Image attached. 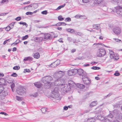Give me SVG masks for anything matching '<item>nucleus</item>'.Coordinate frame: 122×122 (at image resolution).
<instances>
[{
    "label": "nucleus",
    "mask_w": 122,
    "mask_h": 122,
    "mask_svg": "<svg viewBox=\"0 0 122 122\" xmlns=\"http://www.w3.org/2000/svg\"><path fill=\"white\" fill-rule=\"evenodd\" d=\"M55 85L59 86V88L61 89V91L64 93L70 90L71 89V87L72 86V84L71 83H69L68 84L64 82L62 83V82L61 83L59 82L57 84H55Z\"/></svg>",
    "instance_id": "f257e3e1"
},
{
    "label": "nucleus",
    "mask_w": 122,
    "mask_h": 122,
    "mask_svg": "<svg viewBox=\"0 0 122 122\" xmlns=\"http://www.w3.org/2000/svg\"><path fill=\"white\" fill-rule=\"evenodd\" d=\"M56 86L54 87L51 90V97L56 100H60L61 98L60 97L59 93V86L56 85Z\"/></svg>",
    "instance_id": "f03ea898"
},
{
    "label": "nucleus",
    "mask_w": 122,
    "mask_h": 122,
    "mask_svg": "<svg viewBox=\"0 0 122 122\" xmlns=\"http://www.w3.org/2000/svg\"><path fill=\"white\" fill-rule=\"evenodd\" d=\"M65 74L64 71H57L53 75V77L56 79L55 82L56 83H59V82L63 81V80L61 79L63 76Z\"/></svg>",
    "instance_id": "7ed1b4c3"
},
{
    "label": "nucleus",
    "mask_w": 122,
    "mask_h": 122,
    "mask_svg": "<svg viewBox=\"0 0 122 122\" xmlns=\"http://www.w3.org/2000/svg\"><path fill=\"white\" fill-rule=\"evenodd\" d=\"M106 54V51L105 50L103 49H99L97 54V55L98 56L101 57L104 56Z\"/></svg>",
    "instance_id": "20e7f679"
},
{
    "label": "nucleus",
    "mask_w": 122,
    "mask_h": 122,
    "mask_svg": "<svg viewBox=\"0 0 122 122\" xmlns=\"http://www.w3.org/2000/svg\"><path fill=\"white\" fill-rule=\"evenodd\" d=\"M115 11L118 15L122 17V10L121 9L122 7L120 6H118L115 7Z\"/></svg>",
    "instance_id": "39448f33"
},
{
    "label": "nucleus",
    "mask_w": 122,
    "mask_h": 122,
    "mask_svg": "<svg viewBox=\"0 0 122 122\" xmlns=\"http://www.w3.org/2000/svg\"><path fill=\"white\" fill-rule=\"evenodd\" d=\"M53 80V78L50 76H46L42 78L41 81L43 83H45L46 82L48 81H51Z\"/></svg>",
    "instance_id": "423d86ee"
},
{
    "label": "nucleus",
    "mask_w": 122,
    "mask_h": 122,
    "mask_svg": "<svg viewBox=\"0 0 122 122\" xmlns=\"http://www.w3.org/2000/svg\"><path fill=\"white\" fill-rule=\"evenodd\" d=\"M44 83H45V87L46 88H49L54 85H55V84H57L55 82L54 83H52L47 81Z\"/></svg>",
    "instance_id": "0eeeda50"
},
{
    "label": "nucleus",
    "mask_w": 122,
    "mask_h": 122,
    "mask_svg": "<svg viewBox=\"0 0 122 122\" xmlns=\"http://www.w3.org/2000/svg\"><path fill=\"white\" fill-rule=\"evenodd\" d=\"M94 3L95 4H101L103 6H105L106 5V3L103 2L102 0H94Z\"/></svg>",
    "instance_id": "6e6552de"
},
{
    "label": "nucleus",
    "mask_w": 122,
    "mask_h": 122,
    "mask_svg": "<svg viewBox=\"0 0 122 122\" xmlns=\"http://www.w3.org/2000/svg\"><path fill=\"white\" fill-rule=\"evenodd\" d=\"M19 88H20L19 89V90L17 91V93L19 95H22L25 93V89L22 86H20Z\"/></svg>",
    "instance_id": "1a4fd4ad"
},
{
    "label": "nucleus",
    "mask_w": 122,
    "mask_h": 122,
    "mask_svg": "<svg viewBox=\"0 0 122 122\" xmlns=\"http://www.w3.org/2000/svg\"><path fill=\"white\" fill-rule=\"evenodd\" d=\"M76 70V71L77 73L80 76H84L86 74V73L84 72L81 69H79Z\"/></svg>",
    "instance_id": "9d476101"
},
{
    "label": "nucleus",
    "mask_w": 122,
    "mask_h": 122,
    "mask_svg": "<svg viewBox=\"0 0 122 122\" xmlns=\"http://www.w3.org/2000/svg\"><path fill=\"white\" fill-rule=\"evenodd\" d=\"M114 32L116 35L119 34L121 32L120 28L118 27H116L114 28L113 29Z\"/></svg>",
    "instance_id": "9b49d317"
},
{
    "label": "nucleus",
    "mask_w": 122,
    "mask_h": 122,
    "mask_svg": "<svg viewBox=\"0 0 122 122\" xmlns=\"http://www.w3.org/2000/svg\"><path fill=\"white\" fill-rule=\"evenodd\" d=\"M52 38V36L49 34L46 33L44 34V38L45 39L47 40L50 39Z\"/></svg>",
    "instance_id": "f8f14e48"
},
{
    "label": "nucleus",
    "mask_w": 122,
    "mask_h": 122,
    "mask_svg": "<svg viewBox=\"0 0 122 122\" xmlns=\"http://www.w3.org/2000/svg\"><path fill=\"white\" fill-rule=\"evenodd\" d=\"M75 73V71L73 70H71L68 71V75L69 76H71L74 75Z\"/></svg>",
    "instance_id": "ddd939ff"
},
{
    "label": "nucleus",
    "mask_w": 122,
    "mask_h": 122,
    "mask_svg": "<svg viewBox=\"0 0 122 122\" xmlns=\"http://www.w3.org/2000/svg\"><path fill=\"white\" fill-rule=\"evenodd\" d=\"M35 86L38 88H40L41 87L42 84L40 82H37L34 83Z\"/></svg>",
    "instance_id": "4468645a"
},
{
    "label": "nucleus",
    "mask_w": 122,
    "mask_h": 122,
    "mask_svg": "<svg viewBox=\"0 0 122 122\" xmlns=\"http://www.w3.org/2000/svg\"><path fill=\"white\" fill-rule=\"evenodd\" d=\"M6 84V83L5 79L3 78L0 79V85H5Z\"/></svg>",
    "instance_id": "2eb2a0df"
},
{
    "label": "nucleus",
    "mask_w": 122,
    "mask_h": 122,
    "mask_svg": "<svg viewBox=\"0 0 122 122\" xmlns=\"http://www.w3.org/2000/svg\"><path fill=\"white\" fill-rule=\"evenodd\" d=\"M109 54L110 57L113 59L115 56L114 52L111 50H109Z\"/></svg>",
    "instance_id": "dca6fc26"
},
{
    "label": "nucleus",
    "mask_w": 122,
    "mask_h": 122,
    "mask_svg": "<svg viewBox=\"0 0 122 122\" xmlns=\"http://www.w3.org/2000/svg\"><path fill=\"white\" fill-rule=\"evenodd\" d=\"M93 29H100V27L99 24H94L92 25Z\"/></svg>",
    "instance_id": "f3484780"
},
{
    "label": "nucleus",
    "mask_w": 122,
    "mask_h": 122,
    "mask_svg": "<svg viewBox=\"0 0 122 122\" xmlns=\"http://www.w3.org/2000/svg\"><path fill=\"white\" fill-rule=\"evenodd\" d=\"M89 79V78L88 77V76L86 74L84 76H82V79L84 83L86 81Z\"/></svg>",
    "instance_id": "a211bd4d"
},
{
    "label": "nucleus",
    "mask_w": 122,
    "mask_h": 122,
    "mask_svg": "<svg viewBox=\"0 0 122 122\" xmlns=\"http://www.w3.org/2000/svg\"><path fill=\"white\" fill-rule=\"evenodd\" d=\"M33 58L32 57L28 56L25 57L24 59V61H32Z\"/></svg>",
    "instance_id": "6ab92c4d"
},
{
    "label": "nucleus",
    "mask_w": 122,
    "mask_h": 122,
    "mask_svg": "<svg viewBox=\"0 0 122 122\" xmlns=\"http://www.w3.org/2000/svg\"><path fill=\"white\" fill-rule=\"evenodd\" d=\"M105 117H102L101 115H98L97 117V119L101 120H102V121L105 118Z\"/></svg>",
    "instance_id": "aec40b11"
},
{
    "label": "nucleus",
    "mask_w": 122,
    "mask_h": 122,
    "mask_svg": "<svg viewBox=\"0 0 122 122\" xmlns=\"http://www.w3.org/2000/svg\"><path fill=\"white\" fill-rule=\"evenodd\" d=\"M33 56L35 58L38 59L40 57V55L39 53L37 52Z\"/></svg>",
    "instance_id": "412c9836"
},
{
    "label": "nucleus",
    "mask_w": 122,
    "mask_h": 122,
    "mask_svg": "<svg viewBox=\"0 0 122 122\" xmlns=\"http://www.w3.org/2000/svg\"><path fill=\"white\" fill-rule=\"evenodd\" d=\"M97 104V101H94L92 102L90 104V107H93L96 106Z\"/></svg>",
    "instance_id": "4be33fe9"
},
{
    "label": "nucleus",
    "mask_w": 122,
    "mask_h": 122,
    "mask_svg": "<svg viewBox=\"0 0 122 122\" xmlns=\"http://www.w3.org/2000/svg\"><path fill=\"white\" fill-rule=\"evenodd\" d=\"M95 120L94 118H89L87 120V122H95Z\"/></svg>",
    "instance_id": "5701e85b"
},
{
    "label": "nucleus",
    "mask_w": 122,
    "mask_h": 122,
    "mask_svg": "<svg viewBox=\"0 0 122 122\" xmlns=\"http://www.w3.org/2000/svg\"><path fill=\"white\" fill-rule=\"evenodd\" d=\"M77 86L78 88L81 89H83L85 87L84 86L81 84H77Z\"/></svg>",
    "instance_id": "b1692460"
},
{
    "label": "nucleus",
    "mask_w": 122,
    "mask_h": 122,
    "mask_svg": "<svg viewBox=\"0 0 122 122\" xmlns=\"http://www.w3.org/2000/svg\"><path fill=\"white\" fill-rule=\"evenodd\" d=\"M96 111H95V113H98L101 112L102 111V109L100 108H97L96 109Z\"/></svg>",
    "instance_id": "393cba45"
},
{
    "label": "nucleus",
    "mask_w": 122,
    "mask_h": 122,
    "mask_svg": "<svg viewBox=\"0 0 122 122\" xmlns=\"http://www.w3.org/2000/svg\"><path fill=\"white\" fill-rule=\"evenodd\" d=\"M32 7V6L31 5H29L28 6H27L25 7H24V9L25 10H29L30 9V8H31Z\"/></svg>",
    "instance_id": "a878e982"
},
{
    "label": "nucleus",
    "mask_w": 122,
    "mask_h": 122,
    "mask_svg": "<svg viewBox=\"0 0 122 122\" xmlns=\"http://www.w3.org/2000/svg\"><path fill=\"white\" fill-rule=\"evenodd\" d=\"M36 40L39 41V42H41L43 39L42 37H36L35 38Z\"/></svg>",
    "instance_id": "bb28decb"
},
{
    "label": "nucleus",
    "mask_w": 122,
    "mask_h": 122,
    "mask_svg": "<svg viewBox=\"0 0 122 122\" xmlns=\"http://www.w3.org/2000/svg\"><path fill=\"white\" fill-rule=\"evenodd\" d=\"M47 109L45 107H43L41 108V111L43 113H45L46 112Z\"/></svg>",
    "instance_id": "cd10ccee"
},
{
    "label": "nucleus",
    "mask_w": 122,
    "mask_h": 122,
    "mask_svg": "<svg viewBox=\"0 0 122 122\" xmlns=\"http://www.w3.org/2000/svg\"><path fill=\"white\" fill-rule=\"evenodd\" d=\"M86 85H89L91 83V81L89 79L86 81L84 83Z\"/></svg>",
    "instance_id": "c85d7f7f"
},
{
    "label": "nucleus",
    "mask_w": 122,
    "mask_h": 122,
    "mask_svg": "<svg viewBox=\"0 0 122 122\" xmlns=\"http://www.w3.org/2000/svg\"><path fill=\"white\" fill-rule=\"evenodd\" d=\"M8 95V92L7 91H4L3 92V93H1V95H2L4 97H5Z\"/></svg>",
    "instance_id": "c756f323"
},
{
    "label": "nucleus",
    "mask_w": 122,
    "mask_h": 122,
    "mask_svg": "<svg viewBox=\"0 0 122 122\" xmlns=\"http://www.w3.org/2000/svg\"><path fill=\"white\" fill-rule=\"evenodd\" d=\"M55 64L57 66L58 65H59L60 64V61L59 60H57L55 62Z\"/></svg>",
    "instance_id": "7c9ffc66"
},
{
    "label": "nucleus",
    "mask_w": 122,
    "mask_h": 122,
    "mask_svg": "<svg viewBox=\"0 0 122 122\" xmlns=\"http://www.w3.org/2000/svg\"><path fill=\"white\" fill-rule=\"evenodd\" d=\"M20 24L22 25H25L26 27H27L28 26L27 24L25 22L21 21L19 23Z\"/></svg>",
    "instance_id": "2f4dec72"
},
{
    "label": "nucleus",
    "mask_w": 122,
    "mask_h": 122,
    "mask_svg": "<svg viewBox=\"0 0 122 122\" xmlns=\"http://www.w3.org/2000/svg\"><path fill=\"white\" fill-rule=\"evenodd\" d=\"M102 122H111L107 118H105V119L102 121Z\"/></svg>",
    "instance_id": "473e14b6"
},
{
    "label": "nucleus",
    "mask_w": 122,
    "mask_h": 122,
    "mask_svg": "<svg viewBox=\"0 0 122 122\" xmlns=\"http://www.w3.org/2000/svg\"><path fill=\"white\" fill-rule=\"evenodd\" d=\"M11 88L12 92H14L13 89L15 86V84L14 83H12L10 85Z\"/></svg>",
    "instance_id": "72a5a7b5"
},
{
    "label": "nucleus",
    "mask_w": 122,
    "mask_h": 122,
    "mask_svg": "<svg viewBox=\"0 0 122 122\" xmlns=\"http://www.w3.org/2000/svg\"><path fill=\"white\" fill-rule=\"evenodd\" d=\"M66 30L67 31L71 33H72L75 31L74 30L70 29H66Z\"/></svg>",
    "instance_id": "f704fd0d"
},
{
    "label": "nucleus",
    "mask_w": 122,
    "mask_h": 122,
    "mask_svg": "<svg viewBox=\"0 0 122 122\" xmlns=\"http://www.w3.org/2000/svg\"><path fill=\"white\" fill-rule=\"evenodd\" d=\"M65 4H64L62 5H61L60 6H59L56 9V10H58L60 9H61V8L64 7L65 6Z\"/></svg>",
    "instance_id": "c9c22d12"
},
{
    "label": "nucleus",
    "mask_w": 122,
    "mask_h": 122,
    "mask_svg": "<svg viewBox=\"0 0 122 122\" xmlns=\"http://www.w3.org/2000/svg\"><path fill=\"white\" fill-rule=\"evenodd\" d=\"M38 94L37 93H34L32 94H31V96H32L33 97H37L38 96Z\"/></svg>",
    "instance_id": "e433bc0d"
},
{
    "label": "nucleus",
    "mask_w": 122,
    "mask_h": 122,
    "mask_svg": "<svg viewBox=\"0 0 122 122\" xmlns=\"http://www.w3.org/2000/svg\"><path fill=\"white\" fill-rule=\"evenodd\" d=\"M4 28L5 29V30L6 31H9L11 29L10 27L8 25L7 27H6L5 28Z\"/></svg>",
    "instance_id": "4c0bfd02"
},
{
    "label": "nucleus",
    "mask_w": 122,
    "mask_h": 122,
    "mask_svg": "<svg viewBox=\"0 0 122 122\" xmlns=\"http://www.w3.org/2000/svg\"><path fill=\"white\" fill-rule=\"evenodd\" d=\"M61 22H59L56 24L54 25H52L54 26H60L61 25Z\"/></svg>",
    "instance_id": "58836bf2"
},
{
    "label": "nucleus",
    "mask_w": 122,
    "mask_h": 122,
    "mask_svg": "<svg viewBox=\"0 0 122 122\" xmlns=\"http://www.w3.org/2000/svg\"><path fill=\"white\" fill-rule=\"evenodd\" d=\"M15 23H13L9 24L8 25L12 29L13 28L14 26V25Z\"/></svg>",
    "instance_id": "ea45409f"
},
{
    "label": "nucleus",
    "mask_w": 122,
    "mask_h": 122,
    "mask_svg": "<svg viewBox=\"0 0 122 122\" xmlns=\"http://www.w3.org/2000/svg\"><path fill=\"white\" fill-rule=\"evenodd\" d=\"M13 68L14 70H18L20 69V67L19 66H16L14 67Z\"/></svg>",
    "instance_id": "a19ab883"
},
{
    "label": "nucleus",
    "mask_w": 122,
    "mask_h": 122,
    "mask_svg": "<svg viewBox=\"0 0 122 122\" xmlns=\"http://www.w3.org/2000/svg\"><path fill=\"white\" fill-rule=\"evenodd\" d=\"M22 38V40H24L28 38V35H26L25 36H23Z\"/></svg>",
    "instance_id": "79ce46f5"
},
{
    "label": "nucleus",
    "mask_w": 122,
    "mask_h": 122,
    "mask_svg": "<svg viewBox=\"0 0 122 122\" xmlns=\"http://www.w3.org/2000/svg\"><path fill=\"white\" fill-rule=\"evenodd\" d=\"M58 19L59 20H64V18L62 17V16L61 15L59 16L58 17Z\"/></svg>",
    "instance_id": "37998d69"
},
{
    "label": "nucleus",
    "mask_w": 122,
    "mask_h": 122,
    "mask_svg": "<svg viewBox=\"0 0 122 122\" xmlns=\"http://www.w3.org/2000/svg\"><path fill=\"white\" fill-rule=\"evenodd\" d=\"M82 17V16H81V15H80L79 14L76 15L75 16V18L77 19L80 18L81 17Z\"/></svg>",
    "instance_id": "c03bdc74"
},
{
    "label": "nucleus",
    "mask_w": 122,
    "mask_h": 122,
    "mask_svg": "<svg viewBox=\"0 0 122 122\" xmlns=\"http://www.w3.org/2000/svg\"><path fill=\"white\" fill-rule=\"evenodd\" d=\"M65 21H71V19L70 18L68 17L66 18L65 19Z\"/></svg>",
    "instance_id": "a18cd8bd"
},
{
    "label": "nucleus",
    "mask_w": 122,
    "mask_h": 122,
    "mask_svg": "<svg viewBox=\"0 0 122 122\" xmlns=\"http://www.w3.org/2000/svg\"><path fill=\"white\" fill-rule=\"evenodd\" d=\"M4 90L3 87L1 85H0V93L2 92Z\"/></svg>",
    "instance_id": "49530a36"
},
{
    "label": "nucleus",
    "mask_w": 122,
    "mask_h": 122,
    "mask_svg": "<svg viewBox=\"0 0 122 122\" xmlns=\"http://www.w3.org/2000/svg\"><path fill=\"white\" fill-rule=\"evenodd\" d=\"M19 41H20V40H16L15 42L14 43L12 44H11V45L12 46L13 44L16 45V44H17L19 42Z\"/></svg>",
    "instance_id": "de8ad7c7"
},
{
    "label": "nucleus",
    "mask_w": 122,
    "mask_h": 122,
    "mask_svg": "<svg viewBox=\"0 0 122 122\" xmlns=\"http://www.w3.org/2000/svg\"><path fill=\"white\" fill-rule=\"evenodd\" d=\"M21 17L19 16V17H18L16 18H15V19L16 20L18 21H19L20 20H21Z\"/></svg>",
    "instance_id": "09e8293b"
},
{
    "label": "nucleus",
    "mask_w": 122,
    "mask_h": 122,
    "mask_svg": "<svg viewBox=\"0 0 122 122\" xmlns=\"http://www.w3.org/2000/svg\"><path fill=\"white\" fill-rule=\"evenodd\" d=\"M51 67H52V66H53L52 67H55L57 66L55 64V62L51 63Z\"/></svg>",
    "instance_id": "8fccbe9b"
},
{
    "label": "nucleus",
    "mask_w": 122,
    "mask_h": 122,
    "mask_svg": "<svg viewBox=\"0 0 122 122\" xmlns=\"http://www.w3.org/2000/svg\"><path fill=\"white\" fill-rule=\"evenodd\" d=\"M8 2V0H2L1 1V3H7Z\"/></svg>",
    "instance_id": "3c124183"
},
{
    "label": "nucleus",
    "mask_w": 122,
    "mask_h": 122,
    "mask_svg": "<svg viewBox=\"0 0 122 122\" xmlns=\"http://www.w3.org/2000/svg\"><path fill=\"white\" fill-rule=\"evenodd\" d=\"M17 76V74L15 73H13L11 75V76L14 77H16Z\"/></svg>",
    "instance_id": "603ef678"
},
{
    "label": "nucleus",
    "mask_w": 122,
    "mask_h": 122,
    "mask_svg": "<svg viewBox=\"0 0 122 122\" xmlns=\"http://www.w3.org/2000/svg\"><path fill=\"white\" fill-rule=\"evenodd\" d=\"M76 35H77L80 36H82L83 35V34L81 32H78L76 33Z\"/></svg>",
    "instance_id": "864d4df0"
},
{
    "label": "nucleus",
    "mask_w": 122,
    "mask_h": 122,
    "mask_svg": "<svg viewBox=\"0 0 122 122\" xmlns=\"http://www.w3.org/2000/svg\"><path fill=\"white\" fill-rule=\"evenodd\" d=\"M83 2L85 3H87L90 1V0H82Z\"/></svg>",
    "instance_id": "5fc2aeb1"
},
{
    "label": "nucleus",
    "mask_w": 122,
    "mask_h": 122,
    "mask_svg": "<svg viewBox=\"0 0 122 122\" xmlns=\"http://www.w3.org/2000/svg\"><path fill=\"white\" fill-rule=\"evenodd\" d=\"M32 14H33V13L32 12H29V11L27 12H26V14L27 15H31Z\"/></svg>",
    "instance_id": "6e6d98bb"
},
{
    "label": "nucleus",
    "mask_w": 122,
    "mask_h": 122,
    "mask_svg": "<svg viewBox=\"0 0 122 122\" xmlns=\"http://www.w3.org/2000/svg\"><path fill=\"white\" fill-rule=\"evenodd\" d=\"M30 70L29 69H25L24 71V72L25 73L26 72H30Z\"/></svg>",
    "instance_id": "4d7b16f0"
},
{
    "label": "nucleus",
    "mask_w": 122,
    "mask_h": 122,
    "mask_svg": "<svg viewBox=\"0 0 122 122\" xmlns=\"http://www.w3.org/2000/svg\"><path fill=\"white\" fill-rule=\"evenodd\" d=\"M41 13L42 14L46 15L47 14V11L46 10L42 12Z\"/></svg>",
    "instance_id": "13d9d810"
},
{
    "label": "nucleus",
    "mask_w": 122,
    "mask_h": 122,
    "mask_svg": "<svg viewBox=\"0 0 122 122\" xmlns=\"http://www.w3.org/2000/svg\"><path fill=\"white\" fill-rule=\"evenodd\" d=\"M16 98L17 99V100L19 101H21V98L20 97H18L17 96H16Z\"/></svg>",
    "instance_id": "bf43d9fd"
},
{
    "label": "nucleus",
    "mask_w": 122,
    "mask_h": 122,
    "mask_svg": "<svg viewBox=\"0 0 122 122\" xmlns=\"http://www.w3.org/2000/svg\"><path fill=\"white\" fill-rule=\"evenodd\" d=\"M10 40L9 39L6 40L3 43V44L4 45L6 43H7V42L8 41L9 42Z\"/></svg>",
    "instance_id": "052dcab7"
},
{
    "label": "nucleus",
    "mask_w": 122,
    "mask_h": 122,
    "mask_svg": "<svg viewBox=\"0 0 122 122\" xmlns=\"http://www.w3.org/2000/svg\"><path fill=\"white\" fill-rule=\"evenodd\" d=\"M118 0H112V3H116L117 2H118L117 1Z\"/></svg>",
    "instance_id": "680f3d73"
},
{
    "label": "nucleus",
    "mask_w": 122,
    "mask_h": 122,
    "mask_svg": "<svg viewBox=\"0 0 122 122\" xmlns=\"http://www.w3.org/2000/svg\"><path fill=\"white\" fill-rule=\"evenodd\" d=\"M113 117V115L112 114H110L109 115H108V116L107 117L112 118Z\"/></svg>",
    "instance_id": "e2e57ef3"
},
{
    "label": "nucleus",
    "mask_w": 122,
    "mask_h": 122,
    "mask_svg": "<svg viewBox=\"0 0 122 122\" xmlns=\"http://www.w3.org/2000/svg\"><path fill=\"white\" fill-rule=\"evenodd\" d=\"M6 81L9 83H13L12 82L13 81H12L9 80L8 79L7 80H6Z\"/></svg>",
    "instance_id": "0e129e2a"
},
{
    "label": "nucleus",
    "mask_w": 122,
    "mask_h": 122,
    "mask_svg": "<svg viewBox=\"0 0 122 122\" xmlns=\"http://www.w3.org/2000/svg\"><path fill=\"white\" fill-rule=\"evenodd\" d=\"M120 75V73L119 72H116L114 74V75L116 76H118Z\"/></svg>",
    "instance_id": "69168bd1"
},
{
    "label": "nucleus",
    "mask_w": 122,
    "mask_h": 122,
    "mask_svg": "<svg viewBox=\"0 0 122 122\" xmlns=\"http://www.w3.org/2000/svg\"><path fill=\"white\" fill-rule=\"evenodd\" d=\"M82 17L80 18V19H85L86 18V17L84 15H81Z\"/></svg>",
    "instance_id": "338daca9"
},
{
    "label": "nucleus",
    "mask_w": 122,
    "mask_h": 122,
    "mask_svg": "<svg viewBox=\"0 0 122 122\" xmlns=\"http://www.w3.org/2000/svg\"><path fill=\"white\" fill-rule=\"evenodd\" d=\"M58 41L60 42L63 43V41H62V38H60L58 40Z\"/></svg>",
    "instance_id": "774afa93"
}]
</instances>
